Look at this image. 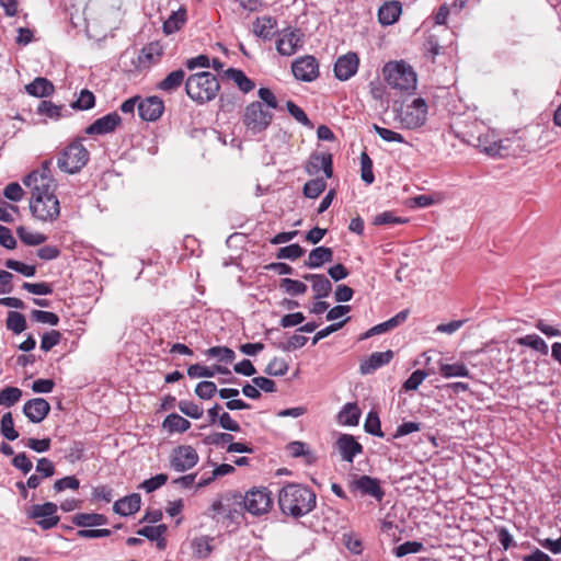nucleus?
I'll list each match as a JSON object with an SVG mask.
<instances>
[{
	"label": "nucleus",
	"instance_id": "nucleus-44",
	"mask_svg": "<svg viewBox=\"0 0 561 561\" xmlns=\"http://www.w3.org/2000/svg\"><path fill=\"white\" fill-rule=\"evenodd\" d=\"M206 355L216 357L219 362L225 364H231L236 358L234 352L227 346H213L206 351Z\"/></svg>",
	"mask_w": 561,
	"mask_h": 561
},
{
	"label": "nucleus",
	"instance_id": "nucleus-25",
	"mask_svg": "<svg viewBox=\"0 0 561 561\" xmlns=\"http://www.w3.org/2000/svg\"><path fill=\"white\" fill-rule=\"evenodd\" d=\"M163 55V46L159 42H152L146 45L138 56L141 67H149L160 60Z\"/></svg>",
	"mask_w": 561,
	"mask_h": 561
},
{
	"label": "nucleus",
	"instance_id": "nucleus-46",
	"mask_svg": "<svg viewBox=\"0 0 561 561\" xmlns=\"http://www.w3.org/2000/svg\"><path fill=\"white\" fill-rule=\"evenodd\" d=\"M360 178L368 185L375 181L373 160L365 151L360 154Z\"/></svg>",
	"mask_w": 561,
	"mask_h": 561
},
{
	"label": "nucleus",
	"instance_id": "nucleus-21",
	"mask_svg": "<svg viewBox=\"0 0 561 561\" xmlns=\"http://www.w3.org/2000/svg\"><path fill=\"white\" fill-rule=\"evenodd\" d=\"M408 316H409V310L408 309L402 310V311L398 312L394 317L390 318L389 320L370 328L368 331H366L363 334V336L360 339L364 340V339H368L374 335H378V334H382L388 331H391L394 328L402 324L408 319Z\"/></svg>",
	"mask_w": 561,
	"mask_h": 561
},
{
	"label": "nucleus",
	"instance_id": "nucleus-1",
	"mask_svg": "<svg viewBox=\"0 0 561 561\" xmlns=\"http://www.w3.org/2000/svg\"><path fill=\"white\" fill-rule=\"evenodd\" d=\"M278 505L283 514L298 518L316 507V494L306 485L287 483L279 490Z\"/></svg>",
	"mask_w": 561,
	"mask_h": 561
},
{
	"label": "nucleus",
	"instance_id": "nucleus-11",
	"mask_svg": "<svg viewBox=\"0 0 561 561\" xmlns=\"http://www.w3.org/2000/svg\"><path fill=\"white\" fill-rule=\"evenodd\" d=\"M291 72L297 80L314 81L319 77V62L311 55L299 57L291 64Z\"/></svg>",
	"mask_w": 561,
	"mask_h": 561
},
{
	"label": "nucleus",
	"instance_id": "nucleus-18",
	"mask_svg": "<svg viewBox=\"0 0 561 561\" xmlns=\"http://www.w3.org/2000/svg\"><path fill=\"white\" fill-rule=\"evenodd\" d=\"M51 161L45 160L42 163L41 169L33 171L28 175H26L23 180V183L26 187H36L41 186V184H53V187H57L56 181L53 179L50 171Z\"/></svg>",
	"mask_w": 561,
	"mask_h": 561
},
{
	"label": "nucleus",
	"instance_id": "nucleus-55",
	"mask_svg": "<svg viewBox=\"0 0 561 561\" xmlns=\"http://www.w3.org/2000/svg\"><path fill=\"white\" fill-rule=\"evenodd\" d=\"M61 106L44 100L38 104L37 113L53 119H58L61 116Z\"/></svg>",
	"mask_w": 561,
	"mask_h": 561
},
{
	"label": "nucleus",
	"instance_id": "nucleus-34",
	"mask_svg": "<svg viewBox=\"0 0 561 561\" xmlns=\"http://www.w3.org/2000/svg\"><path fill=\"white\" fill-rule=\"evenodd\" d=\"M276 27L275 19L271 16L259 18L254 23V33L263 39H271Z\"/></svg>",
	"mask_w": 561,
	"mask_h": 561
},
{
	"label": "nucleus",
	"instance_id": "nucleus-12",
	"mask_svg": "<svg viewBox=\"0 0 561 561\" xmlns=\"http://www.w3.org/2000/svg\"><path fill=\"white\" fill-rule=\"evenodd\" d=\"M348 488L353 493L358 492L360 495H369L379 502L385 496L379 480L369 476H360L354 479L350 482Z\"/></svg>",
	"mask_w": 561,
	"mask_h": 561
},
{
	"label": "nucleus",
	"instance_id": "nucleus-43",
	"mask_svg": "<svg viewBox=\"0 0 561 561\" xmlns=\"http://www.w3.org/2000/svg\"><path fill=\"white\" fill-rule=\"evenodd\" d=\"M22 390L16 387H5L0 391V405L10 408L20 401Z\"/></svg>",
	"mask_w": 561,
	"mask_h": 561
},
{
	"label": "nucleus",
	"instance_id": "nucleus-36",
	"mask_svg": "<svg viewBox=\"0 0 561 561\" xmlns=\"http://www.w3.org/2000/svg\"><path fill=\"white\" fill-rule=\"evenodd\" d=\"M517 344L530 347L542 355H547L549 352L548 344L537 334H527L522 336L517 340Z\"/></svg>",
	"mask_w": 561,
	"mask_h": 561
},
{
	"label": "nucleus",
	"instance_id": "nucleus-53",
	"mask_svg": "<svg viewBox=\"0 0 561 561\" xmlns=\"http://www.w3.org/2000/svg\"><path fill=\"white\" fill-rule=\"evenodd\" d=\"M179 410L192 419H201L203 416V409L193 401L182 400L178 404Z\"/></svg>",
	"mask_w": 561,
	"mask_h": 561
},
{
	"label": "nucleus",
	"instance_id": "nucleus-6",
	"mask_svg": "<svg viewBox=\"0 0 561 561\" xmlns=\"http://www.w3.org/2000/svg\"><path fill=\"white\" fill-rule=\"evenodd\" d=\"M90 153L81 140L68 145L57 159L58 168L69 174L79 172L89 161Z\"/></svg>",
	"mask_w": 561,
	"mask_h": 561
},
{
	"label": "nucleus",
	"instance_id": "nucleus-51",
	"mask_svg": "<svg viewBox=\"0 0 561 561\" xmlns=\"http://www.w3.org/2000/svg\"><path fill=\"white\" fill-rule=\"evenodd\" d=\"M218 392L217 386L213 381H201L196 385L195 393L203 400L211 399Z\"/></svg>",
	"mask_w": 561,
	"mask_h": 561
},
{
	"label": "nucleus",
	"instance_id": "nucleus-64",
	"mask_svg": "<svg viewBox=\"0 0 561 561\" xmlns=\"http://www.w3.org/2000/svg\"><path fill=\"white\" fill-rule=\"evenodd\" d=\"M427 377V373L417 369L411 374V376L404 381L403 389L405 391L416 390L423 380Z\"/></svg>",
	"mask_w": 561,
	"mask_h": 561
},
{
	"label": "nucleus",
	"instance_id": "nucleus-24",
	"mask_svg": "<svg viewBox=\"0 0 561 561\" xmlns=\"http://www.w3.org/2000/svg\"><path fill=\"white\" fill-rule=\"evenodd\" d=\"M302 278L311 283L314 291V299H322L330 295L332 290L331 282L322 274H305Z\"/></svg>",
	"mask_w": 561,
	"mask_h": 561
},
{
	"label": "nucleus",
	"instance_id": "nucleus-32",
	"mask_svg": "<svg viewBox=\"0 0 561 561\" xmlns=\"http://www.w3.org/2000/svg\"><path fill=\"white\" fill-rule=\"evenodd\" d=\"M360 411L356 403H346L339 412L337 421L342 425L355 426L358 424Z\"/></svg>",
	"mask_w": 561,
	"mask_h": 561
},
{
	"label": "nucleus",
	"instance_id": "nucleus-59",
	"mask_svg": "<svg viewBox=\"0 0 561 561\" xmlns=\"http://www.w3.org/2000/svg\"><path fill=\"white\" fill-rule=\"evenodd\" d=\"M168 481V476L165 473H159L150 479L145 480L139 489H144L147 493H151L162 485H164Z\"/></svg>",
	"mask_w": 561,
	"mask_h": 561
},
{
	"label": "nucleus",
	"instance_id": "nucleus-5",
	"mask_svg": "<svg viewBox=\"0 0 561 561\" xmlns=\"http://www.w3.org/2000/svg\"><path fill=\"white\" fill-rule=\"evenodd\" d=\"M394 121L401 128L416 129L423 126L427 116V104L424 99L416 98L410 104L393 106Z\"/></svg>",
	"mask_w": 561,
	"mask_h": 561
},
{
	"label": "nucleus",
	"instance_id": "nucleus-48",
	"mask_svg": "<svg viewBox=\"0 0 561 561\" xmlns=\"http://www.w3.org/2000/svg\"><path fill=\"white\" fill-rule=\"evenodd\" d=\"M94 104H95L94 94L91 91L83 89V90H81L78 100L71 104V107L75 110L85 111V110L92 108L94 106Z\"/></svg>",
	"mask_w": 561,
	"mask_h": 561
},
{
	"label": "nucleus",
	"instance_id": "nucleus-8",
	"mask_svg": "<svg viewBox=\"0 0 561 561\" xmlns=\"http://www.w3.org/2000/svg\"><path fill=\"white\" fill-rule=\"evenodd\" d=\"M232 499L252 515L260 516L267 513L272 506L271 492L266 488H253L244 495L240 493L232 494Z\"/></svg>",
	"mask_w": 561,
	"mask_h": 561
},
{
	"label": "nucleus",
	"instance_id": "nucleus-16",
	"mask_svg": "<svg viewBox=\"0 0 561 561\" xmlns=\"http://www.w3.org/2000/svg\"><path fill=\"white\" fill-rule=\"evenodd\" d=\"M122 118L116 112L108 113L94 121L85 128L87 135H105L113 133L121 124Z\"/></svg>",
	"mask_w": 561,
	"mask_h": 561
},
{
	"label": "nucleus",
	"instance_id": "nucleus-62",
	"mask_svg": "<svg viewBox=\"0 0 561 561\" xmlns=\"http://www.w3.org/2000/svg\"><path fill=\"white\" fill-rule=\"evenodd\" d=\"M424 546L422 542L419 541H405L401 545H399L394 549V553L398 558H402L410 553H417L421 550H423Z\"/></svg>",
	"mask_w": 561,
	"mask_h": 561
},
{
	"label": "nucleus",
	"instance_id": "nucleus-38",
	"mask_svg": "<svg viewBox=\"0 0 561 561\" xmlns=\"http://www.w3.org/2000/svg\"><path fill=\"white\" fill-rule=\"evenodd\" d=\"M439 373L445 378L451 377H469L470 371L465 364H440Z\"/></svg>",
	"mask_w": 561,
	"mask_h": 561
},
{
	"label": "nucleus",
	"instance_id": "nucleus-42",
	"mask_svg": "<svg viewBox=\"0 0 561 561\" xmlns=\"http://www.w3.org/2000/svg\"><path fill=\"white\" fill-rule=\"evenodd\" d=\"M20 240L27 245H39L44 243L47 237L43 233L28 231L25 227L21 226L16 229Z\"/></svg>",
	"mask_w": 561,
	"mask_h": 561
},
{
	"label": "nucleus",
	"instance_id": "nucleus-61",
	"mask_svg": "<svg viewBox=\"0 0 561 561\" xmlns=\"http://www.w3.org/2000/svg\"><path fill=\"white\" fill-rule=\"evenodd\" d=\"M167 530H168L167 525L161 524L158 526L142 527L137 531V534L139 536L146 537L148 540L153 541L154 539H158L159 537L163 536Z\"/></svg>",
	"mask_w": 561,
	"mask_h": 561
},
{
	"label": "nucleus",
	"instance_id": "nucleus-33",
	"mask_svg": "<svg viewBox=\"0 0 561 561\" xmlns=\"http://www.w3.org/2000/svg\"><path fill=\"white\" fill-rule=\"evenodd\" d=\"M211 541L213 538L208 536L194 538L191 542L193 556L197 559L207 558L213 551Z\"/></svg>",
	"mask_w": 561,
	"mask_h": 561
},
{
	"label": "nucleus",
	"instance_id": "nucleus-49",
	"mask_svg": "<svg viewBox=\"0 0 561 561\" xmlns=\"http://www.w3.org/2000/svg\"><path fill=\"white\" fill-rule=\"evenodd\" d=\"M304 253H305V250L298 243H294V244H289V245L280 248L276 253V257L279 260L286 259V260L295 261V260L299 259L300 256H302Z\"/></svg>",
	"mask_w": 561,
	"mask_h": 561
},
{
	"label": "nucleus",
	"instance_id": "nucleus-54",
	"mask_svg": "<svg viewBox=\"0 0 561 561\" xmlns=\"http://www.w3.org/2000/svg\"><path fill=\"white\" fill-rule=\"evenodd\" d=\"M31 317L36 322L49 324L53 327L58 325L59 323V317L50 311L34 309L31 312Z\"/></svg>",
	"mask_w": 561,
	"mask_h": 561
},
{
	"label": "nucleus",
	"instance_id": "nucleus-50",
	"mask_svg": "<svg viewBox=\"0 0 561 561\" xmlns=\"http://www.w3.org/2000/svg\"><path fill=\"white\" fill-rule=\"evenodd\" d=\"M288 364L285 359L274 357L265 367L264 373L268 376H284L288 371Z\"/></svg>",
	"mask_w": 561,
	"mask_h": 561
},
{
	"label": "nucleus",
	"instance_id": "nucleus-19",
	"mask_svg": "<svg viewBox=\"0 0 561 561\" xmlns=\"http://www.w3.org/2000/svg\"><path fill=\"white\" fill-rule=\"evenodd\" d=\"M49 411L50 405L44 398L31 399L23 405V413L32 423L42 422Z\"/></svg>",
	"mask_w": 561,
	"mask_h": 561
},
{
	"label": "nucleus",
	"instance_id": "nucleus-27",
	"mask_svg": "<svg viewBox=\"0 0 561 561\" xmlns=\"http://www.w3.org/2000/svg\"><path fill=\"white\" fill-rule=\"evenodd\" d=\"M333 251L328 247H318L311 250L308 260L305 261V266L309 268L321 267L324 263L332 262Z\"/></svg>",
	"mask_w": 561,
	"mask_h": 561
},
{
	"label": "nucleus",
	"instance_id": "nucleus-28",
	"mask_svg": "<svg viewBox=\"0 0 561 561\" xmlns=\"http://www.w3.org/2000/svg\"><path fill=\"white\" fill-rule=\"evenodd\" d=\"M184 79L185 71L183 69H176L162 79L157 84V89L165 93H173L185 82Z\"/></svg>",
	"mask_w": 561,
	"mask_h": 561
},
{
	"label": "nucleus",
	"instance_id": "nucleus-4",
	"mask_svg": "<svg viewBox=\"0 0 561 561\" xmlns=\"http://www.w3.org/2000/svg\"><path fill=\"white\" fill-rule=\"evenodd\" d=\"M382 73L387 83L397 90L411 92L416 89V73L405 61H390L385 65Z\"/></svg>",
	"mask_w": 561,
	"mask_h": 561
},
{
	"label": "nucleus",
	"instance_id": "nucleus-40",
	"mask_svg": "<svg viewBox=\"0 0 561 561\" xmlns=\"http://www.w3.org/2000/svg\"><path fill=\"white\" fill-rule=\"evenodd\" d=\"M5 325L14 334L22 333L27 327L25 317L18 311H9Z\"/></svg>",
	"mask_w": 561,
	"mask_h": 561
},
{
	"label": "nucleus",
	"instance_id": "nucleus-31",
	"mask_svg": "<svg viewBox=\"0 0 561 561\" xmlns=\"http://www.w3.org/2000/svg\"><path fill=\"white\" fill-rule=\"evenodd\" d=\"M225 75L228 79L232 80L243 93H249L255 88L254 81L248 78L240 69L229 68L225 71Z\"/></svg>",
	"mask_w": 561,
	"mask_h": 561
},
{
	"label": "nucleus",
	"instance_id": "nucleus-10",
	"mask_svg": "<svg viewBox=\"0 0 561 561\" xmlns=\"http://www.w3.org/2000/svg\"><path fill=\"white\" fill-rule=\"evenodd\" d=\"M198 459L195 448L190 445H182L173 449L170 465L176 472H184L195 467Z\"/></svg>",
	"mask_w": 561,
	"mask_h": 561
},
{
	"label": "nucleus",
	"instance_id": "nucleus-37",
	"mask_svg": "<svg viewBox=\"0 0 561 561\" xmlns=\"http://www.w3.org/2000/svg\"><path fill=\"white\" fill-rule=\"evenodd\" d=\"M186 18V11L184 9H180L176 12H172V14L164 21L163 31L165 34H172L181 28L184 24Z\"/></svg>",
	"mask_w": 561,
	"mask_h": 561
},
{
	"label": "nucleus",
	"instance_id": "nucleus-47",
	"mask_svg": "<svg viewBox=\"0 0 561 561\" xmlns=\"http://www.w3.org/2000/svg\"><path fill=\"white\" fill-rule=\"evenodd\" d=\"M364 428L368 434H371L377 437H383V432L380 427V420L375 411H370L365 420Z\"/></svg>",
	"mask_w": 561,
	"mask_h": 561
},
{
	"label": "nucleus",
	"instance_id": "nucleus-29",
	"mask_svg": "<svg viewBox=\"0 0 561 561\" xmlns=\"http://www.w3.org/2000/svg\"><path fill=\"white\" fill-rule=\"evenodd\" d=\"M25 90L30 95L45 98L53 94L55 88L48 79L37 77L31 83L25 85Z\"/></svg>",
	"mask_w": 561,
	"mask_h": 561
},
{
	"label": "nucleus",
	"instance_id": "nucleus-58",
	"mask_svg": "<svg viewBox=\"0 0 561 561\" xmlns=\"http://www.w3.org/2000/svg\"><path fill=\"white\" fill-rule=\"evenodd\" d=\"M442 46L436 35L430 34L424 42V50L428 58L434 60L442 53Z\"/></svg>",
	"mask_w": 561,
	"mask_h": 561
},
{
	"label": "nucleus",
	"instance_id": "nucleus-13",
	"mask_svg": "<svg viewBox=\"0 0 561 561\" xmlns=\"http://www.w3.org/2000/svg\"><path fill=\"white\" fill-rule=\"evenodd\" d=\"M359 58L356 53L348 51L340 56L334 64V76L340 81L351 79L358 70Z\"/></svg>",
	"mask_w": 561,
	"mask_h": 561
},
{
	"label": "nucleus",
	"instance_id": "nucleus-14",
	"mask_svg": "<svg viewBox=\"0 0 561 561\" xmlns=\"http://www.w3.org/2000/svg\"><path fill=\"white\" fill-rule=\"evenodd\" d=\"M304 44V34L300 30L284 31L276 42V49L283 56L294 55Z\"/></svg>",
	"mask_w": 561,
	"mask_h": 561
},
{
	"label": "nucleus",
	"instance_id": "nucleus-3",
	"mask_svg": "<svg viewBox=\"0 0 561 561\" xmlns=\"http://www.w3.org/2000/svg\"><path fill=\"white\" fill-rule=\"evenodd\" d=\"M219 89L218 79L209 71L193 73L185 80L187 96L198 104L213 101L217 96Z\"/></svg>",
	"mask_w": 561,
	"mask_h": 561
},
{
	"label": "nucleus",
	"instance_id": "nucleus-30",
	"mask_svg": "<svg viewBox=\"0 0 561 561\" xmlns=\"http://www.w3.org/2000/svg\"><path fill=\"white\" fill-rule=\"evenodd\" d=\"M72 523L82 528L103 526L107 524V517L99 513H78L72 516Z\"/></svg>",
	"mask_w": 561,
	"mask_h": 561
},
{
	"label": "nucleus",
	"instance_id": "nucleus-52",
	"mask_svg": "<svg viewBox=\"0 0 561 561\" xmlns=\"http://www.w3.org/2000/svg\"><path fill=\"white\" fill-rule=\"evenodd\" d=\"M373 129L378 134V136L382 140H385L387 142H400V144L407 142L404 137L394 130H391V129H388L385 127H380L377 124L373 125Z\"/></svg>",
	"mask_w": 561,
	"mask_h": 561
},
{
	"label": "nucleus",
	"instance_id": "nucleus-23",
	"mask_svg": "<svg viewBox=\"0 0 561 561\" xmlns=\"http://www.w3.org/2000/svg\"><path fill=\"white\" fill-rule=\"evenodd\" d=\"M141 497L138 493H131L118 501L113 505V511L121 516L133 515L139 511Z\"/></svg>",
	"mask_w": 561,
	"mask_h": 561
},
{
	"label": "nucleus",
	"instance_id": "nucleus-57",
	"mask_svg": "<svg viewBox=\"0 0 561 561\" xmlns=\"http://www.w3.org/2000/svg\"><path fill=\"white\" fill-rule=\"evenodd\" d=\"M5 266L9 270L15 271L26 277H32L36 273V267L34 265H27L25 263L12 259L5 261Z\"/></svg>",
	"mask_w": 561,
	"mask_h": 561
},
{
	"label": "nucleus",
	"instance_id": "nucleus-39",
	"mask_svg": "<svg viewBox=\"0 0 561 561\" xmlns=\"http://www.w3.org/2000/svg\"><path fill=\"white\" fill-rule=\"evenodd\" d=\"M327 188V182L324 179L317 178L305 183L302 193L308 198H317Z\"/></svg>",
	"mask_w": 561,
	"mask_h": 561
},
{
	"label": "nucleus",
	"instance_id": "nucleus-45",
	"mask_svg": "<svg viewBox=\"0 0 561 561\" xmlns=\"http://www.w3.org/2000/svg\"><path fill=\"white\" fill-rule=\"evenodd\" d=\"M279 287L290 296L304 295L307 291L305 283L291 278H282Z\"/></svg>",
	"mask_w": 561,
	"mask_h": 561
},
{
	"label": "nucleus",
	"instance_id": "nucleus-7",
	"mask_svg": "<svg viewBox=\"0 0 561 561\" xmlns=\"http://www.w3.org/2000/svg\"><path fill=\"white\" fill-rule=\"evenodd\" d=\"M273 117V114L265 110L260 101H254L245 106L241 119L247 131L255 136L267 129Z\"/></svg>",
	"mask_w": 561,
	"mask_h": 561
},
{
	"label": "nucleus",
	"instance_id": "nucleus-22",
	"mask_svg": "<svg viewBox=\"0 0 561 561\" xmlns=\"http://www.w3.org/2000/svg\"><path fill=\"white\" fill-rule=\"evenodd\" d=\"M392 358L393 352L390 350L386 352H375L360 364L359 370L363 375H369L389 364Z\"/></svg>",
	"mask_w": 561,
	"mask_h": 561
},
{
	"label": "nucleus",
	"instance_id": "nucleus-60",
	"mask_svg": "<svg viewBox=\"0 0 561 561\" xmlns=\"http://www.w3.org/2000/svg\"><path fill=\"white\" fill-rule=\"evenodd\" d=\"M61 340V333L57 330L46 332L42 336L41 348L44 352L50 351L54 346L58 345Z\"/></svg>",
	"mask_w": 561,
	"mask_h": 561
},
{
	"label": "nucleus",
	"instance_id": "nucleus-17",
	"mask_svg": "<svg viewBox=\"0 0 561 561\" xmlns=\"http://www.w3.org/2000/svg\"><path fill=\"white\" fill-rule=\"evenodd\" d=\"M335 446L344 461L352 463L354 458L363 453V446L351 434H342Z\"/></svg>",
	"mask_w": 561,
	"mask_h": 561
},
{
	"label": "nucleus",
	"instance_id": "nucleus-41",
	"mask_svg": "<svg viewBox=\"0 0 561 561\" xmlns=\"http://www.w3.org/2000/svg\"><path fill=\"white\" fill-rule=\"evenodd\" d=\"M0 433L8 440H15L19 437V433L14 428V422L11 412H7L2 415L0 421Z\"/></svg>",
	"mask_w": 561,
	"mask_h": 561
},
{
	"label": "nucleus",
	"instance_id": "nucleus-9",
	"mask_svg": "<svg viewBox=\"0 0 561 561\" xmlns=\"http://www.w3.org/2000/svg\"><path fill=\"white\" fill-rule=\"evenodd\" d=\"M57 505L53 502H46L44 504L32 505L26 514L28 518L37 519V525L44 529H50L59 523V516L57 513Z\"/></svg>",
	"mask_w": 561,
	"mask_h": 561
},
{
	"label": "nucleus",
	"instance_id": "nucleus-2",
	"mask_svg": "<svg viewBox=\"0 0 561 561\" xmlns=\"http://www.w3.org/2000/svg\"><path fill=\"white\" fill-rule=\"evenodd\" d=\"M57 187L53 184H41V186L32 187V197L30 199V210L32 215L43 221L53 222L60 215V204L55 195Z\"/></svg>",
	"mask_w": 561,
	"mask_h": 561
},
{
	"label": "nucleus",
	"instance_id": "nucleus-56",
	"mask_svg": "<svg viewBox=\"0 0 561 561\" xmlns=\"http://www.w3.org/2000/svg\"><path fill=\"white\" fill-rule=\"evenodd\" d=\"M286 108L288 113L300 124L306 127H312L311 121L308 118L307 114L293 101L286 102Z\"/></svg>",
	"mask_w": 561,
	"mask_h": 561
},
{
	"label": "nucleus",
	"instance_id": "nucleus-35",
	"mask_svg": "<svg viewBox=\"0 0 561 561\" xmlns=\"http://www.w3.org/2000/svg\"><path fill=\"white\" fill-rule=\"evenodd\" d=\"M163 427L170 433H184L191 427V422L176 413H172L164 419Z\"/></svg>",
	"mask_w": 561,
	"mask_h": 561
},
{
	"label": "nucleus",
	"instance_id": "nucleus-26",
	"mask_svg": "<svg viewBox=\"0 0 561 561\" xmlns=\"http://www.w3.org/2000/svg\"><path fill=\"white\" fill-rule=\"evenodd\" d=\"M401 11L399 1L385 2L378 10V20L382 25H391L398 21Z\"/></svg>",
	"mask_w": 561,
	"mask_h": 561
},
{
	"label": "nucleus",
	"instance_id": "nucleus-63",
	"mask_svg": "<svg viewBox=\"0 0 561 561\" xmlns=\"http://www.w3.org/2000/svg\"><path fill=\"white\" fill-rule=\"evenodd\" d=\"M22 288L27 290L33 295L44 296L50 295L53 293V287L50 284L42 282V283H27L24 282Z\"/></svg>",
	"mask_w": 561,
	"mask_h": 561
},
{
	"label": "nucleus",
	"instance_id": "nucleus-15",
	"mask_svg": "<svg viewBox=\"0 0 561 561\" xmlns=\"http://www.w3.org/2000/svg\"><path fill=\"white\" fill-rule=\"evenodd\" d=\"M164 112V103L159 96L140 98L138 103V114L142 121L154 122L161 117Z\"/></svg>",
	"mask_w": 561,
	"mask_h": 561
},
{
	"label": "nucleus",
	"instance_id": "nucleus-20",
	"mask_svg": "<svg viewBox=\"0 0 561 561\" xmlns=\"http://www.w3.org/2000/svg\"><path fill=\"white\" fill-rule=\"evenodd\" d=\"M323 171L325 179H331L333 175V165L331 154H313L306 165V171L309 175H316Z\"/></svg>",
	"mask_w": 561,
	"mask_h": 561
}]
</instances>
